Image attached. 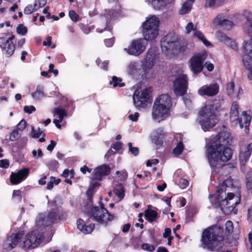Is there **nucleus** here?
<instances>
[{
    "label": "nucleus",
    "mask_w": 252,
    "mask_h": 252,
    "mask_svg": "<svg viewBox=\"0 0 252 252\" xmlns=\"http://www.w3.org/2000/svg\"><path fill=\"white\" fill-rule=\"evenodd\" d=\"M232 186L231 179H227L220 185L217 189L215 196L217 203L221 206L222 211L225 214L231 213L240 201V198L233 193H228L225 196V191L227 188Z\"/></svg>",
    "instance_id": "obj_1"
},
{
    "label": "nucleus",
    "mask_w": 252,
    "mask_h": 252,
    "mask_svg": "<svg viewBox=\"0 0 252 252\" xmlns=\"http://www.w3.org/2000/svg\"><path fill=\"white\" fill-rule=\"evenodd\" d=\"M232 150L229 147L211 145L207 150V157L212 168L220 167L222 162H227L232 157Z\"/></svg>",
    "instance_id": "obj_2"
},
{
    "label": "nucleus",
    "mask_w": 252,
    "mask_h": 252,
    "mask_svg": "<svg viewBox=\"0 0 252 252\" xmlns=\"http://www.w3.org/2000/svg\"><path fill=\"white\" fill-rule=\"evenodd\" d=\"M219 104L213 102L202 107L199 111V124L204 131H208L219 122Z\"/></svg>",
    "instance_id": "obj_3"
},
{
    "label": "nucleus",
    "mask_w": 252,
    "mask_h": 252,
    "mask_svg": "<svg viewBox=\"0 0 252 252\" xmlns=\"http://www.w3.org/2000/svg\"><path fill=\"white\" fill-rule=\"evenodd\" d=\"M223 230L218 226H211L203 232L201 242L205 248L210 250H218L221 247Z\"/></svg>",
    "instance_id": "obj_4"
},
{
    "label": "nucleus",
    "mask_w": 252,
    "mask_h": 252,
    "mask_svg": "<svg viewBox=\"0 0 252 252\" xmlns=\"http://www.w3.org/2000/svg\"><path fill=\"white\" fill-rule=\"evenodd\" d=\"M90 218L93 220L106 226L115 219L114 215L110 214L103 207H93L89 213Z\"/></svg>",
    "instance_id": "obj_5"
},
{
    "label": "nucleus",
    "mask_w": 252,
    "mask_h": 252,
    "mask_svg": "<svg viewBox=\"0 0 252 252\" xmlns=\"http://www.w3.org/2000/svg\"><path fill=\"white\" fill-rule=\"evenodd\" d=\"M158 56L155 52L150 49L142 64V68L143 73L142 75L146 79H151L155 77L157 71L154 68Z\"/></svg>",
    "instance_id": "obj_6"
},
{
    "label": "nucleus",
    "mask_w": 252,
    "mask_h": 252,
    "mask_svg": "<svg viewBox=\"0 0 252 252\" xmlns=\"http://www.w3.org/2000/svg\"><path fill=\"white\" fill-rule=\"evenodd\" d=\"M159 20L155 16H152L147 19L143 24V34L146 40H152L158 35Z\"/></svg>",
    "instance_id": "obj_7"
},
{
    "label": "nucleus",
    "mask_w": 252,
    "mask_h": 252,
    "mask_svg": "<svg viewBox=\"0 0 252 252\" xmlns=\"http://www.w3.org/2000/svg\"><path fill=\"white\" fill-rule=\"evenodd\" d=\"M42 233L37 230H33L19 240V245L24 249H32L36 248L43 240Z\"/></svg>",
    "instance_id": "obj_8"
},
{
    "label": "nucleus",
    "mask_w": 252,
    "mask_h": 252,
    "mask_svg": "<svg viewBox=\"0 0 252 252\" xmlns=\"http://www.w3.org/2000/svg\"><path fill=\"white\" fill-rule=\"evenodd\" d=\"M56 212L50 211L47 216L43 214H39L37 216L35 220V228L34 230H37L39 233L41 232L45 228L52 224L55 220L57 219H61V218L59 216V214L52 215V214H55Z\"/></svg>",
    "instance_id": "obj_9"
},
{
    "label": "nucleus",
    "mask_w": 252,
    "mask_h": 252,
    "mask_svg": "<svg viewBox=\"0 0 252 252\" xmlns=\"http://www.w3.org/2000/svg\"><path fill=\"white\" fill-rule=\"evenodd\" d=\"M160 44L162 52L165 54L177 50L179 46L177 36L173 33H169L164 37Z\"/></svg>",
    "instance_id": "obj_10"
},
{
    "label": "nucleus",
    "mask_w": 252,
    "mask_h": 252,
    "mask_svg": "<svg viewBox=\"0 0 252 252\" xmlns=\"http://www.w3.org/2000/svg\"><path fill=\"white\" fill-rule=\"evenodd\" d=\"M148 45L147 41L144 38L133 40L130 45L124 50L129 55L138 56L143 53Z\"/></svg>",
    "instance_id": "obj_11"
},
{
    "label": "nucleus",
    "mask_w": 252,
    "mask_h": 252,
    "mask_svg": "<svg viewBox=\"0 0 252 252\" xmlns=\"http://www.w3.org/2000/svg\"><path fill=\"white\" fill-rule=\"evenodd\" d=\"M243 47V62L244 66L250 71L248 78L252 80V39L249 42L245 43Z\"/></svg>",
    "instance_id": "obj_12"
},
{
    "label": "nucleus",
    "mask_w": 252,
    "mask_h": 252,
    "mask_svg": "<svg viewBox=\"0 0 252 252\" xmlns=\"http://www.w3.org/2000/svg\"><path fill=\"white\" fill-rule=\"evenodd\" d=\"M206 59V54H199L192 57L189 61V67L194 74L202 71L203 68V63Z\"/></svg>",
    "instance_id": "obj_13"
},
{
    "label": "nucleus",
    "mask_w": 252,
    "mask_h": 252,
    "mask_svg": "<svg viewBox=\"0 0 252 252\" xmlns=\"http://www.w3.org/2000/svg\"><path fill=\"white\" fill-rule=\"evenodd\" d=\"M150 88H145L140 91H135L133 95L135 106L137 107H144L150 97Z\"/></svg>",
    "instance_id": "obj_14"
},
{
    "label": "nucleus",
    "mask_w": 252,
    "mask_h": 252,
    "mask_svg": "<svg viewBox=\"0 0 252 252\" xmlns=\"http://www.w3.org/2000/svg\"><path fill=\"white\" fill-rule=\"evenodd\" d=\"M233 140V136L228 131L224 130L220 132L212 140L211 145L217 146L228 147L231 144Z\"/></svg>",
    "instance_id": "obj_15"
},
{
    "label": "nucleus",
    "mask_w": 252,
    "mask_h": 252,
    "mask_svg": "<svg viewBox=\"0 0 252 252\" xmlns=\"http://www.w3.org/2000/svg\"><path fill=\"white\" fill-rule=\"evenodd\" d=\"M239 106L236 101L233 102L229 112L230 121L232 126H239L240 128H243L242 118H239Z\"/></svg>",
    "instance_id": "obj_16"
},
{
    "label": "nucleus",
    "mask_w": 252,
    "mask_h": 252,
    "mask_svg": "<svg viewBox=\"0 0 252 252\" xmlns=\"http://www.w3.org/2000/svg\"><path fill=\"white\" fill-rule=\"evenodd\" d=\"M187 89V76L182 74L179 76L174 82V91L177 95H183L186 93Z\"/></svg>",
    "instance_id": "obj_17"
},
{
    "label": "nucleus",
    "mask_w": 252,
    "mask_h": 252,
    "mask_svg": "<svg viewBox=\"0 0 252 252\" xmlns=\"http://www.w3.org/2000/svg\"><path fill=\"white\" fill-rule=\"evenodd\" d=\"M219 92V85L215 83L202 86L198 90L197 93L200 96L212 97L216 95Z\"/></svg>",
    "instance_id": "obj_18"
},
{
    "label": "nucleus",
    "mask_w": 252,
    "mask_h": 252,
    "mask_svg": "<svg viewBox=\"0 0 252 252\" xmlns=\"http://www.w3.org/2000/svg\"><path fill=\"white\" fill-rule=\"evenodd\" d=\"M24 236L23 232H19L18 233L12 234L8 236L3 243V248L4 249L9 251L14 248L18 243L19 244V240Z\"/></svg>",
    "instance_id": "obj_19"
},
{
    "label": "nucleus",
    "mask_w": 252,
    "mask_h": 252,
    "mask_svg": "<svg viewBox=\"0 0 252 252\" xmlns=\"http://www.w3.org/2000/svg\"><path fill=\"white\" fill-rule=\"evenodd\" d=\"M169 114V110L165 107H163L154 103L152 112V118L158 122L164 120Z\"/></svg>",
    "instance_id": "obj_20"
},
{
    "label": "nucleus",
    "mask_w": 252,
    "mask_h": 252,
    "mask_svg": "<svg viewBox=\"0 0 252 252\" xmlns=\"http://www.w3.org/2000/svg\"><path fill=\"white\" fill-rule=\"evenodd\" d=\"M29 174V169L23 168L16 173L12 172L10 176V183L12 185H17L26 179Z\"/></svg>",
    "instance_id": "obj_21"
},
{
    "label": "nucleus",
    "mask_w": 252,
    "mask_h": 252,
    "mask_svg": "<svg viewBox=\"0 0 252 252\" xmlns=\"http://www.w3.org/2000/svg\"><path fill=\"white\" fill-rule=\"evenodd\" d=\"M252 152V143L240 146L239 159L242 165H244L248 160Z\"/></svg>",
    "instance_id": "obj_22"
},
{
    "label": "nucleus",
    "mask_w": 252,
    "mask_h": 252,
    "mask_svg": "<svg viewBox=\"0 0 252 252\" xmlns=\"http://www.w3.org/2000/svg\"><path fill=\"white\" fill-rule=\"evenodd\" d=\"M110 172V168L109 166L105 164L100 165L94 169L93 178L94 179L100 180L102 177L108 175Z\"/></svg>",
    "instance_id": "obj_23"
},
{
    "label": "nucleus",
    "mask_w": 252,
    "mask_h": 252,
    "mask_svg": "<svg viewBox=\"0 0 252 252\" xmlns=\"http://www.w3.org/2000/svg\"><path fill=\"white\" fill-rule=\"evenodd\" d=\"M0 47L5 51V56L10 57L14 53L15 46L13 42H8L5 40L4 37H0Z\"/></svg>",
    "instance_id": "obj_24"
},
{
    "label": "nucleus",
    "mask_w": 252,
    "mask_h": 252,
    "mask_svg": "<svg viewBox=\"0 0 252 252\" xmlns=\"http://www.w3.org/2000/svg\"><path fill=\"white\" fill-rule=\"evenodd\" d=\"M154 103L163 107H165L170 111L171 105V97L168 94H162L157 97Z\"/></svg>",
    "instance_id": "obj_25"
},
{
    "label": "nucleus",
    "mask_w": 252,
    "mask_h": 252,
    "mask_svg": "<svg viewBox=\"0 0 252 252\" xmlns=\"http://www.w3.org/2000/svg\"><path fill=\"white\" fill-rule=\"evenodd\" d=\"M76 223L77 228L85 234L91 233L94 228V224L86 225L85 221L80 219L77 220Z\"/></svg>",
    "instance_id": "obj_26"
},
{
    "label": "nucleus",
    "mask_w": 252,
    "mask_h": 252,
    "mask_svg": "<svg viewBox=\"0 0 252 252\" xmlns=\"http://www.w3.org/2000/svg\"><path fill=\"white\" fill-rule=\"evenodd\" d=\"M125 191L124 186L120 183L116 185L113 189V192L117 196L119 201L123 199L125 195Z\"/></svg>",
    "instance_id": "obj_27"
},
{
    "label": "nucleus",
    "mask_w": 252,
    "mask_h": 252,
    "mask_svg": "<svg viewBox=\"0 0 252 252\" xmlns=\"http://www.w3.org/2000/svg\"><path fill=\"white\" fill-rule=\"evenodd\" d=\"M242 123L243 124V127H245V131L246 133H249V126L252 119V116L250 112L247 111H243L242 113Z\"/></svg>",
    "instance_id": "obj_28"
},
{
    "label": "nucleus",
    "mask_w": 252,
    "mask_h": 252,
    "mask_svg": "<svg viewBox=\"0 0 252 252\" xmlns=\"http://www.w3.org/2000/svg\"><path fill=\"white\" fill-rule=\"evenodd\" d=\"M163 136V131L161 128L158 129L152 133V140L157 145H160Z\"/></svg>",
    "instance_id": "obj_29"
},
{
    "label": "nucleus",
    "mask_w": 252,
    "mask_h": 252,
    "mask_svg": "<svg viewBox=\"0 0 252 252\" xmlns=\"http://www.w3.org/2000/svg\"><path fill=\"white\" fill-rule=\"evenodd\" d=\"M139 70L138 65L135 62H130L126 66V71L129 74H135L139 72Z\"/></svg>",
    "instance_id": "obj_30"
},
{
    "label": "nucleus",
    "mask_w": 252,
    "mask_h": 252,
    "mask_svg": "<svg viewBox=\"0 0 252 252\" xmlns=\"http://www.w3.org/2000/svg\"><path fill=\"white\" fill-rule=\"evenodd\" d=\"M157 213L151 209H147L145 211V217L146 219L149 222H153L157 218Z\"/></svg>",
    "instance_id": "obj_31"
},
{
    "label": "nucleus",
    "mask_w": 252,
    "mask_h": 252,
    "mask_svg": "<svg viewBox=\"0 0 252 252\" xmlns=\"http://www.w3.org/2000/svg\"><path fill=\"white\" fill-rule=\"evenodd\" d=\"M48 206L51 209V211L56 212L55 214H52V215L59 214V216L62 218L61 213L62 211L60 208L57 206L56 202L55 199L48 200Z\"/></svg>",
    "instance_id": "obj_32"
},
{
    "label": "nucleus",
    "mask_w": 252,
    "mask_h": 252,
    "mask_svg": "<svg viewBox=\"0 0 252 252\" xmlns=\"http://www.w3.org/2000/svg\"><path fill=\"white\" fill-rule=\"evenodd\" d=\"M193 35L194 37L197 38L201 40L205 46H209L210 43L205 38L203 34L199 31L194 30L193 32Z\"/></svg>",
    "instance_id": "obj_33"
},
{
    "label": "nucleus",
    "mask_w": 252,
    "mask_h": 252,
    "mask_svg": "<svg viewBox=\"0 0 252 252\" xmlns=\"http://www.w3.org/2000/svg\"><path fill=\"white\" fill-rule=\"evenodd\" d=\"M44 94L43 88L40 86H37L36 91L32 94V95L34 99H39L42 98Z\"/></svg>",
    "instance_id": "obj_34"
},
{
    "label": "nucleus",
    "mask_w": 252,
    "mask_h": 252,
    "mask_svg": "<svg viewBox=\"0 0 252 252\" xmlns=\"http://www.w3.org/2000/svg\"><path fill=\"white\" fill-rule=\"evenodd\" d=\"M104 17L107 20V25L105 28V30H110L111 29V26L108 25V21L114 17V12L110 10H106L104 14Z\"/></svg>",
    "instance_id": "obj_35"
},
{
    "label": "nucleus",
    "mask_w": 252,
    "mask_h": 252,
    "mask_svg": "<svg viewBox=\"0 0 252 252\" xmlns=\"http://www.w3.org/2000/svg\"><path fill=\"white\" fill-rule=\"evenodd\" d=\"M122 80L121 78H118L116 76H113L109 83L110 85H112L114 87H124L125 84L124 83L122 82Z\"/></svg>",
    "instance_id": "obj_36"
},
{
    "label": "nucleus",
    "mask_w": 252,
    "mask_h": 252,
    "mask_svg": "<svg viewBox=\"0 0 252 252\" xmlns=\"http://www.w3.org/2000/svg\"><path fill=\"white\" fill-rule=\"evenodd\" d=\"M220 5L219 0H205L204 7L205 8H215Z\"/></svg>",
    "instance_id": "obj_37"
},
{
    "label": "nucleus",
    "mask_w": 252,
    "mask_h": 252,
    "mask_svg": "<svg viewBox=\"0 0 252 252\" xmlns=\"http://www.w3.org/2000/svg\"><path fill=\"white\" fill-rule=\"evenodd\" d=\"M192 5V4L188 2H185L180 10V13L181 14H185L189 13L191 9Z\"/></svg>",
    "instance_id": "obj_38"
},
{
    "label": "nucleus",
    "mask_w": 252,
    "mask_h": 252,
    "mask_svg": "<svg viewBox=\"0 0 252 252\" xmlns=\"http://www.w3.org/2000/svg\"><path fill=\"white\" fill-rule=\"evenodd\" d=\"M184 145L182 142H179L176 147L173 150V154L176 156H178L180 155L183 150Z\"/></svg>",
    "instance_id": "obj_39"
},
{
    "label": "nucleus",
    "mask_w": 252,
    "mask_h": 252,
    "mask_svg": "<svg viewBox=\"0 0 252 252\" xmlns=\"http://www.w3.org/2000/svg\"><path fill=\"white\" fill-rule=\"evenodd\" d=\"M152 4L157 9H160L164 7L166 5L165 0H152Z\"/></svg>",
    "instance_id": "obj_40"
},
{
    "label": "nucleus",
    "mask_w": 252,
    "mask_h": 252,
    "mask_svg": "<svg viewBox=\"0 0 252 252\" xmlns=\"http://www.w3.org/2000/svg\"><path fill=\"white\" fill-rule=\"evenodd\" d=\"M37 9L38 7H37V1H35L33 5L30 4L27 6L24 9V12L25 14H30L32 13L34 10H36Z\"/></svg>",
    "instance_id": "obj_41"
},
{
    "label": "nucleus",
    "mask_w": 252,
    "mask_h": 252,
    "mask_svg": "<svg viewBox=\"0 0 252 252\" xmlns=\"http://www.w3.org/2000/svg\"><path fill=\"white\" fill-rule=\"evenodd\" d=\"M54 114L58 115L59 118L63 120L64 116L66 115V112L63 108L58 107L54 109Z\"/></svg>",
    "instance_id": "obj_42"
},
{
    "label": "nucleus",
    "mask_w": 252,
    "mask_h": 252,
    "mask_svg": "<svg viewBox=\"0 0 252 252\" xmlns=\"http://www.w3.org/2000/svg\"><path fill=\"white\" fill-rule=\"evenodd\" d=\"M234 83L232 81L227 84L226 86V92L228 95L230 96L234 95Z\"/></svg>",
    "instance_id": "obj_43"
},
{
    "label": "nucleus",
    "mask_w": 252,
    "mask_h": 252,
    "mask_svg": "<svg viewBox=\"0 0 252 252\" xmlns=\"http://www.w3.org/2000/svg\"><path fill=\"white\" fill-rule=\"evenodd\" d=\"M43 133H44L39 127H38L37 129H35L33 126H32V135L33 138H37Z\"/></svg>",
    "instance_id": "obj_44"
},
{
    "label": "nucleus",
    "mask_w": 252,
    "mask_h": 252,
    "mask_svg": "<svg viewBox=\"0 0 252 252\" xmlns=\"http://www.w3.org/2000/svg\"><path fill=\"white\" fill-rule=\"evenodd\" d=\"M224 19V15L222 14H219L214 18L213 23L216 25H219L220 26Z\"/></svg>",
    "instance_id": "obj_45"
},
{
    "label": "nucleus",
    "mask_w": 252,
    "mask_h": 252,
    "mask_svg": "<svg viewBox=\"0 0 252 252\" xmlns=\"http://www.w3.org/2000/svg\"><path fill=\"white\" fill-rule=\"evenodd\" d=\"M21 136V133H20L17 129H15L12 131L10 135V140L14 141L18 139Z\"/></svg>",
    "instance_id": "obj_46"
},
{
    "label": "nucleus",
    "mask_w": 252,
    "mask_h": 252,
    "mask_svg": "<svg viewBox=\"0 0 252 252\" xmlns=\"http://www.w3.org/2000/svg\"><path fill=\"white\" fill-rule=\"evenodd\" d=\"M116 174L118 176V177L121 181L125 180L127 177V174L126 170H122L121 171H117L116 172Z\"/></svg>",
    "instance_id": "obj_47"
},
{
    "label": "nucleus",
    "mask_w": 252,
    "mask_h": 252,
    "mask_svg": "<svg viewBox=\"0 0 252 252\" xmlns=\"http://www.w3.org/2000/svg\"><path fill=\"white\" fill-rule=\"evenodd\" d=\"M216 37L221 42H224L229 37L221 32H218L216 33Z\"/></svg>",
    "instance_id": "obj_48"
},
{
    "label": "nucleus",
    "mask_w": 252,
    "mask_h": 252,
    "mask_svg": "<svg viewBox=\"0 0 252 252\" xmlns=\"http://www.w3.org/2000/svg\"><path fill=\"white\" fill-rule=\"evenodd\" d=\"M68 14L72 21L75 22L78 21L79 16L74 10H70Z\"/></svg>",
    "instance_id": "obj_49"
},
{
    "label": "nucleus",
    "mask_w": 252,
    "mask_h": 252,
    "mask_svg": "<svg viewBox=\"0 0 252 252\" xmlns=\"http://www.w3.org/2000/svg\"><path fill=\"white\" fill-rule=\"evenodd\" d=\"M17 32L21 35H25L27 32V28L23 25H20L17 28Z\"/></svg>",
    "instance_id": "obj_50"
},
{
    "label": "nucleus",
    "mask_w": 252,
    "mask_h": 252,
    "mask_svg": "<svg viewBox=\"0 0 252 252\" xmlns=\"http://www.w3.org/2000/svg\"><path fill=\"white\" fill-rule=\"evenodd\" d=\"M232 26V22L225 18L223 20L221 25H220L221 27L226 29H230Z\"/></svg>",
    "instance_id": "obj_51"
},
{
    "label": "nucleus",
    "mask_w": 252,
    "mask_h": 252,
    "mask_svg": "<svg viewBox=\"0 0 252 252\" xmlns=\"http://www.w3.org/2000/svg\"><path fill=\"white\" fill-rule=\"evenodd\" d=\"M233 230V225L231 221L228 220L225 223V231L228 233H231Z\"/></svg>",
    "instance_id": "obj_52"
},
{
    "label": "nucleus",
    "mask_w": 252,
    "mask_h": 252,
    "mask_svg": "<svg viewBox=\"0 0 252 252\" xmlns=\"http://www.w3.org/2000/svg\"><path fill=\"white\" fill-rule=\"evenodd\" d=\"M224 43L227 45V46H231L233 49L235 50H236L237 49V44L235 41L232 40L229 37L226 40H225Z\"/></svg>",
    "instance_id": "obj_53"
},
{
    "label": "nucleus",
    "mask_w": 252,
    "mask_h": 252,
    "mask_svg": "<svg viewBox=\"0 0 252 252\" xmlns=\"http://www.w3.org/2000/svg\"><path fill=\"white\" fill-rule=\"evenodd\" d=\"M129 151L134 156H137L139 153L138 148L137 147H133L131 143H128Z\"/></svg>",
    "instance_id": "obj_54"
},
{
    "label": "nucleus",
    "mask_w": 252,
    "mask_h": 252,
    "mask_svg": "<svg viewBox=\"0 0 252 252\" xmlns=\"http://www.w3.org/2000/svg\"><path fill=\"white\" fill-rule=\"evenodd\" d=\"M62 176L65 178H72L73 177V172L72 170L65 169L62 174Z\"/></svg>",
    "instance_id": "obj_55"
},
{
    "label": "nucleus",
    "mask_w": 252,
    "mask_h": 252,
    "mask_svg": "<svg viewBox=\"0 0 252 252\" xmlns=\"http://www.w3.org/2000/svg\"><path fill=\"white\" fill-rule=\"evenodd\" d=\"M12 198L18 200L22 199L21 191L20 190H14L12 193Z\"/></svg>",
    "instance_id": "obj_56"
},
{
    "label": "nucleus",
    "mask_w": 252,
    "mask_h": 252,
    "mask_svg": "<svg viewBox=\"0 0 252 252\" xmlns=\"http://www.w3.org/2000/svg\"><path fill=\"white\" fill-rule=\"evenodd\" d=\"M195 30L194 28V25L192 22H189L185 27V33L188 34L191 31H193Z\"/></svg>",
    "instance_id": "obj_57"
},
{
    "label": "nucleus",
    "mask_w": 252,
    "mask_h": 252,
    "mask_svg": "<svg viewBox=\"0 0 252 252\" xmlns=\"http://www.w3.org/2000/svg\"><path fill=\"white\" fill-rule=\"evenodd\" d=\"M142 248L149 252H153L155 250V247L153 245L147 243L143 244L142 245Z\"/></svg>",
    "instance_id": "obj_58"
},
{
    "label": "nucleus",
    "mask_w": 252,
    "mask_h": 252,
    "mask_svg": "<svg viewBox=\"0 0 252 252\" xmlns=\"http://www.w3.org/2000/svg\"><path fill=\"white\" fill-rule=\"evenodd\" d=\"M26 122L25 120H22L17 125V128L21 131L23 130L26 127Z\"/></svg>",
    "instance_id": "obj_59"
},
{
    "label": "nucleus",
    "mask_w": 252,
    "mask_h": 252,
    "mask_svg": "<svg viewBox=\"0 0 252 252\" xmlns=\"http://www.w3.org/2000/svg\"><path fill=\"white\" fill-rule=\"evenodd\" d=\"M189 185V182L187 180L181 179L179 183V187L182 189H184Z\"/></svg>",
    "instance_id": "obj_60"
},
{
    "label": "nucleus",
    "mask_w": 252,
    "mask_h": 252,
    "mask_svg": "<svg viewBox=\"0 0 252 252\" xmlns=\"http://www.w3.org/2000/svg\"><path fill=\"white\" fill-rule=\"evenodd\" d=\"M32 156L35 158H39L43 156V153L41 149H39L37 151L34 150L32 151Z\"/></svg>",
    "instance_id": "obj_61"
},
{
    "label": "nucleus",
    "mask_w": 252,
    "mask_h": 252,
    "mask_svg": "<svg viewBox=\"0 0 252 252\" xmlns=\"http://www.w3.org/2000/svg\"><path fill=\"white\" fill-rule=\"evenodd\" d=\"M24 111L27 113L31 114L35 111V108L34 106L32 105L25 106L24 107Z\"/></svg>",
    "instance_id": "obj_62"
},
{
    "label": "nucleus",
    "mask_w": 252,
    "mask_h": 252,
    "mask_svg": "<svg viewBox=\"0 0 252 252\" xmlns=\"http://www.w3.org/2000/svg\"><path fill=\"white\" fill-rule=\"evenodd\" d=\"M55 181V178L53 176H51L50 179V181L48 182L47 185V189L48 190H51L53 188V184L54 182Z\"/></svg>",
    "instance_id": "obj_63"
},
{
    "label": "nucleus",
    "mask_w": 252,
    "mask_h": 252,
    "mask_svg": "<svg viewBox=\"0 0 252 252\" xmlns=\"http://www.w3.org/2000/svg\"><path fill=\"white\" fill-rule=\"evenodd\" d=\"M139 116V113L138 112H135L134 114L129 115L128 117L130 120L133 122H136L138 120Z\"/></svg>",
    "instance_id": "obj_64"
}]
</instances>
